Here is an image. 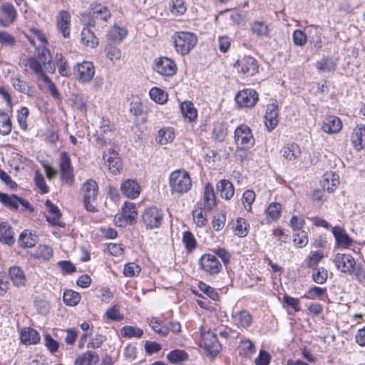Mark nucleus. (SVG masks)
I'll list each match as a JSON object with an SVG mask.
<instances>
[{
	"mask_svg": "<svg viewBox=\"0 0 365 365\" xmlns=\"http://www.w3.org/2000/svg\"><path fill=\"white\" fill-rule=\"evenodd\" d=\"M249 225L243 219H238L234 227L235 235L240 237H245L248 233Z\"/></svg>",
	"mask_w": 365,
	"mask_h": 365,
	"instance_id": "4d7b16f0",
	"label": "nucleus"
},
{
	"mask_svg": "<svg viewBox=\"0 0 365 365\" xmlns=\"http://www.w3.org/2000/svg\"><path fill=\"white\" fill-rule=\"evenodd\" d=\"M332 233L339 247L347 248L352 245V239L349 237L345 230L340 226L334 227L332 228Z\"/></svg>",
	"mask_w": 365,
	"mask_h": 365,
	"instance_id": "412c9836",
	"label": "nucleus"
},
{
	"mask_svg": "<svg viewBox=\"0 0 365 365\" xmlns=\"http://www.w3.org/2000/svg\"><path fill=\"white\" fill-rule=\"evenodd\" d=\"M126 36L127 31L118 26H113L108 33V38L115 42H120Z\"/></svg>",
	"mask_w": 365,
	"mask_h": 365,
	"instance_id": "603ef678",
	"label": "nucleus"
},
{
	"mask_svg": "<svg viewBox=\"0 0 365 365\" xmlns=\"http://www.w3.org/2000/svg\"><path fill=\"white\" fill-rule=\"evenodd\" d=\"M351 140L353 146L360 150L365 148V125L362 124L357 125L353 130Z\"/></svg>",
	"mask_w": 365,
	"mask_h": 365,
	"instance_id": "6ab92c4d",
	"label": "nucleus"
},
{
	"mask_svg": "<svg viewBox=\"0 0 365 365\" xmlns=\"http://www.w3.org/2000/svg\"><path fill=\"white\" fill-rule=\"evenodd\" d=\"M182 242L187 251L191 252L196 247V240L190 231H186L182 235Z\"/></svg>",
	"mask_w": 365,
	"mask_h": 365,
	"instance_id": "bf43d9fd",
	"label": "nucleus"
},
{
	"mask_svg": "<svg viewBox=\"0 0 365 365\" xmlns=\"http://www.w3.org/2000/svg\"><path fill=\"white\" fill-rule=\"evenodd\" d=\"M253 34L258 36H267L269 32L268 26L263 21H256L252 26Z\"/></svg>",
	"mask_w": 365,
	"mask_h": 365,
	"instance_id": "5fc2aeb1",
	"label": "nucleus"
},
{
	"mask_svg": "<svg viewBox=\"0 0 365 365\" xmlns=\"http://www.w3.org/2000/svg\"><path fill=\"white\" fill-rule=\"evenodd\" d=\"M63 299L67 305L75 306L80 302L81 296L77 292L69 289L64 292Z\"/></svg>",
	"mask_w": 365,
	"mask_h": 365,
	"instance_id": "3c124183",
	"label": "nucleus"
},
{
	"mask_svg": "<svg viewBox=\"0 0 365 365\" xmlns=\"http://www.w3.org/2000/svg\"><path fill=\"white\" fill-rule=\"evenodd\" d=\"M180 109L182 115L189 121L195 120L197 117V110L194 106V104L189 101H185L181 103Z\"/></svg>",
	"mask_w": 365,
	"mask_h": 365,
	"instance_id": "e433bc0d",
	"label": "nucleus"
},
{
	"mask_svg": "<svg viewBox=\"0 0 365 365\" xmlns=\"http://www.w3.org/2000/svg\"><path fill=\"white\" fill-rule=\"evenodd\" d=\"M234 139L237 150L250 149L255 142L251 129L245 124H241L236 128Z\"/></svg>",
	"mask_w": 365,
	"mask_h": 365,
	"instance_id": "20e7f679",
	"label": "nucleus"
},
{
	"mask_svg": "<svg viewBox=\"0 0 365 365\" xmlns=\"http://www.w3.org/2000/svg\"><path fill=\"white\" fill-rule=\"evenodd\" d=\"M1 11L5 18L4 22L2 20L0 21L4 26H9L13 24L17 16V12L14 6L10 3H4L1 6Z\"/></svg>",
	"mask_w": 365,
	"mask_h": 365,
	"instance_id": "bb28decb",
	"label": "nucleus"
},
{
	"mask_svg": "<svg viewBox=\"0 0 365 365\" xmlns=\"http://www.w3.org/2000/svg\"><path fill=\"white\" fill-rule=\"evenodd\" d=\"M76 78L81 83L89 82L94 76L95 68L93 63L83 61L78 63L73 68Z\"/></svg>",
	"mask_w": 365,
	"mask_h": 365,
	"instance_id": "9d476101",
	"label": "nucleus"
},
{
	"mask_svg": "<svg viewBox=\"0 0 365 365\" xmlns=\"http://www.w3.org/2000/svg\"><path fill=\"white\" fill-rule=\"evenodd\" d=\"M25 66L32 70L40 78L43 79V76H47L43 70L41 63L34 57L28 58Z\"/></svg>",
	"mask_w": 365,
	"mask_h": 365,
	"instance_id": "79ce46f5",
	"label": "nucleus"
},
{
	"mask_svg": "<svg viewBox=\"0 0 365 365\" xmlns=\"http://www.w3.org/2000/svg\"><path fill=\"white\" fill-rule=\"evenodd\" d=\"M45 205L50 214V215L46 217V220L53 225H57L58 220L61 216L60 210L50 200L46 201Z\"/></svg>",
	"mask_w": 365,
	"mask_h": 365,
	"instance_id": "72a5a7b5",
	"label": "nucleus"
},
{
	"mask_svg": "<svg viewBox=\"0 0 365 365\" xmlns=\"http://www.w3.org/2000/svg\"><path fill=\"white\" fill-rule=\"evenodd\" d=\"M305 224V221L302 217H298L293 215L289 222V225L293 230L294 233L299 232L300 231H304L302 228Z\"/></svg>",
	"mask_w": 365,
	"mask_h": 365,
	"instance_id": "0e129e2a",
	"label": "nucleus"
},
{
	"mask_svg": "<svg viewBox=\"0 0 365 365\" xmlns=\"http://www.w3.org/2000/svg\"><path fill=\"white\" fill-rule=\"evenodd\" d=\"M29 114V110L26 107H22L18 110L17 120L21 129L27 128L26 120Z\"/></svg>",
	"mask_w": 365,
	"mask_h": 365,
	"instance_id": "774afa93",
	"label": "nucleus"
},
{
	"mask_svg": "<svg viewBox=\"0 0 365 365\" xmlns=\"http://www.w3.org/2000/svg\"><path fill=\"white\" fill-rule=\"evenodd\" d=\"M99 361L98 355L93 351L79 355L75 361L76 365H95Z\"/></svg>",
	"mask_w": 365,
	"mask_h": 365,
	"instance_id": "c85d7f7f",
	"label": "nucleus"
},
{
	"mask_svg": "<svg viewBox=\"0 0 365 365\" xmlns=\"http://www.w3.org/2000/svg\"><path fill=\"white\" fill-rule=\"evenodd\" d=\"M103 159L110 172L113 175L120 173L123 168L119 154L113 149L109 148L103 153Z\"/></svg>",
	"mask_w": 365,
	"mask_h": 365,
	"instance_id": "f8f14e48",
	"label": "nucleus"
},
{
	"mask_svg": "<svg viewBox=\"0 0 365 365\" xmlns=\"http://www.w3.org/2000/svg\"><path fill=\"white\" fill-rule=\"evenodd\" d=\"M9 274L15 285L19 287L26 284L25 274L20 267L13 266L10 267Z\"/></svg>",
	"mask_w": 365,
	"mask_h": 365,
	"instance_id": "2f4dec72",
	"label": "nucleus"
},
{
	"mask_svg": "<svg viewBox=\"0 0 365 365\" xmlns=\"http://www.w3.org/2000/svg\"><path fill=\"white\" fill-rule=\"evenodd\" d=\"M81 42L86 46L95 48L98 45V38L89 28H84L81 31Z\"/></svg>",
	"mask_w": 365,
	"mask_h": 365,
	"instance_id": "c9c22d12",
	"label": "nucleus"
},
{
	"mask_svg": "<svg viewBox=\"0 0 365 365\" xmlns=\"http://www.w3.org/2000/svg\"><path fill=\"white\" fill-rule=\"evenodd\" d=\"M282 212V205L278 202H271L265 210V213L272 220L279 218Z\"/></svg>",
	"mask_w": 365,
	"mask_h": 365,
	"instance_id": "8fccbe9b",
	"label": "nucleus"
},
{
	"mask_svg": "<svg viewBox=\"0 0 365 365\" xmlns=\"http://www.w3.org/2000/svg\"><path fill=\"white\" fill-rule=\"evenodd\" d=\"M201 341L204 348L212 355L215 356L220 351L221 345L217 336L211 331L201 334Z\"/></svg>",
	"mask_w": 365,
	"mask_h": 365,
	"instance_id": "4468645a",
	"label": "nucleus"
},
{
	"mask_svg": "<svg viewBox=\"0 0 365 365\" xmlns=\"http://www.w3.org/2000/svg\"><path fill=\"white\" fill-rule=\"evenodd\" d=\"M11 83L13 87L22 93L29 96H33L32 86L26 81H24L20 76L11 78Z\"/></svg>",
	"mask_w": 365,
	"mask_h": 365,
	"instance_id": "7c9ffc66",
	"label": "nucleus"
},
{
	"mask_svg": "<svg viewBox=\"0 0 365 365\" xmlns=\"http://www.w3.org/2000/svg\"><path fill=\"white\" fill-rule=\"evenodd\" d=\"M258 93L253 89H244L237 93L235 101L242 108H252L258 101Z\"/></svg>",
	"mask_w": 365,
	"mask_h": 365,
	"instance_id": "9b49d317",
	"label": "nucleus"
},
{
	"mask_svg": "<svg viewBox=\"0 0 365 365\" xmlns=\"http://www.w3.org/2000/svg\"><path fill=\"white\" fill-rule=\"evenodd\" d=\"M153 70L165 77H172L177 72L175 63L168 57H158L153 61Z\"/></svg>",
	"mask_w": 365,
	"mask_h": 365,
	"instance_id": "0eeeda50",
	"label": "nucleus"
},
{
	"mask_svg": "<svg viewBox=\"0 0 365 365\" xmlns=\"http://www.w3.org/2000/svg\"><path fill=\"white\" fill-rule=\"evenodd\" d=\"M233 324L239 329H247L252 322L251 314L245 309L233 312L232 314Z\"/></svg>",
	"mask_w": 365,
	"mask_h": 365,
	"instance_id": "dca6fc26",
	"label": "nucleus"
},
{
	"mask_svg": "<svg viewBox=\"0 0 365 365\" xmlns=\"http://www.w3.org/2000/svg\"><path fill=\"white\" fill-rule=\"evenodd\" d=\"M312 277L313 281L317 284H324L326 282L328 277L327 270L323 267L315 269L313 271Z\"/></svg>",
	"mask_w": 365,
	"mask_h": 365,
	"instance_id": "052dcab7",
	"label": "nucleus"
},
{
	"mask_svg": "<svg viewBox=\"0 0 365 365\" xmlns=\"http://www.w3.org/2000/svg\"><path fill=\"white\" fill-rule=\"evenodd\" d=\"M149 95L151 99L158 104H164L168 98V93L158 87L152 88L150 90Z\"/></svg>",
	"mask_w": 365,
	"mask_h": 365,
	"instance_id": "37998d69",
	"label": "nucleus"
},
{
	"mask_svg": "<svg viewBox=\"0 0 365 365\" xmlns=\"http://www.w3.org/2000/svg\"><path fill=\"white\" fill-rule=\"evenodd\" d=\"M175 137V131L173 128H163L158 130L155 140L158 144L166 145L172 143Z\"/></svg>",
	"mask_w": 365,
	"mask_h": 365,
	"instance_id": "cd10ccee",
	"label": "nucleus"
},
{
	"mask_svg": "<svg viewBox=\"0 0 365 365\" xmlns=\"http://www.w3.org/2000/svg\"><path fill=\"white\" fill-rule=\"evenodd\" d=\"M80 193L83 197L85 208L89 212H96L97 209L94 203L98 195V186L97 182L92 179L86 180L82 185Z\"/></svg>",
	"mask_w": 365,
	"mask_h": 365,
	"instance_id": "7ed1b4c3",
	"label": "nucleus"
},
{
	"mask_svg": "<svg viewBox=\"0 0 365 365\" xmlns=\"http://www.w3.org/2000/svg\"><path fill=\"white\" fill-rule=\"evenodd\" d=\"M172 39L176 51L182 56L188 54L197 43V36L188 31H177Z\"/></svg>",
	"mask_w": 365,
	"mask_h": 365,
	"instance_id": "f03ea898",
	"label": "nucleus"
},
{
	"mask_svg": "<svg viewBox=\"0 0 365 365\" xmlns=\"http://www.w3.org/2000/svg\"><path fill=\"white\" fill-rule=\"evenodd\" d=\"M282 156L289 161H294L301 155L299 146L296 143H291L284 146L281 150Z\"/></svg>",
	"mask_w": 365,
	"mask_h": 365,
	"instance_id": "c756f323",
	"label": "nucleus"
},
{
	"mask_svg": "<svg viewBox=\"0 0 365 365\" xmlns=\"http://www.w3.org/2000/svg\"><path fill=\"white\" fill-rule=\"evenodd\" d=\"M342 127L341 120L336 116H328L325 118L322 129L327 133H338Z\"/></svg>",
	"mask_w": 365,
	"mask_h": 365,
	"instance_id": "393cba45",
	"label": "nucleus"
},
{
	"mask_svg": "<svg viewBox=\"0 0 365 365\" xmlns=\"http://www.w3.org/2000/svg\"><path fill=\"white\" fill-rule=\"evenodd\" d=\"M33 255L37 259L48 260L53 256V250L48 245H41L38 246Z\"/></svg>",
	"mask_w": 365,
	"mask_h": 365,
	"instance_id": "09e8293b",
	"label": "nucleus"
},
{
	"mask_svg": "<svg viewBox=\"0 0 365 365\" xmlns=\"http://www.w3.org/2000/svg\"><path fill=\"white\" fill-rule=\"evenodd\" d=\"M234 66L246 76L255 75L258 71V63L253 57L245 56L237 60Z\"/></svg>",
	"mask_w": 365,
	"mask_h": 365,
	"instance_id": "1a4fd4ad",
	"label": "nucleus"
},
{
	"mask_svg": "<svg viewBox=\"0 0 365 365\" xmlns=\"http://www.w3.org/2000/svg\"><path fill=\"white\" fill-rule=\"evenodd\" d=\"M294 243L298 247H304L308 243L307 233L305 231H300L293 234Z\"/></svg>",
	"mask_w": 365,
	"mask_h": 365,
	"instance_id": "69168bd1",
	"label": "nucleus"
},
{
	"mask_svg": "<svg viewBox=\"0 0 365 365\" xmlns=\"http://www.w3.org/2000/svg\"><path fill=\"white\" fill-rule=\"evenodd\" d=\"M201 268L207 273L214 274L222 269V264L213 254H204L200 259Z\"/></svg>",
	"mask_w": 365,
	"mask_h": 365,
	"instance_id": "ddd939ff",
	"label": "nucleus"
},
{
	"mask_svg": "<svg viewBox=\"0 0 365 365\" xmlns=\"http://www.w3.org/2000/svg\"><path fill=\"white\" fill-rule=\"evenodd\" d=\"M123 193L128 198L135 199L140 193V186L134 180H126L121 184Z\"/></svg>",
	"mask_w": 365,
	"mask_h": 365,
	"instance_id": "aec40b11",
	"label": "nucleus"
},
{
	"mask_svg": "<svg viewBox=\"0 0 365 365\" xmlns=\"http://www.w3.org/2000/svg\"><path fill=\"white\" fill-rule=\"evenodd\" d=\"M37 242V236L32 235L29 230L23 231L19 239V244L21 247L31 248L35 246Z\"/></svg>",
	"mask_w": 365,
	"mask_h": 365,
	"instance_id": "f704fd0d",
	"label": "nucleus"
},
{
	"mask_svg": "<svg viewBox=\"0 0 365 365\" xmlns=\"http://www.w3.org/2000/svg\"><path fill=\"white\" fill-rule=\"evenodd\" d=\"M333 262L338 270L343 273L351 274L354 272L356 261L349 254L337 253Z\"/></svg>",
	"mask_w": 365,
	"mask_h": 365,
	"instance_id": "6e6552de",
	"label": "nucleus"
},
{
	"mask_svg": "<svg viewBox=\"0 0 365 365\" xmlns=\"http://www.w3.org/2000/svg\"><path fill=\"white\" fill-rule=\"evenodd\" d=\"M170 10L174 16H181L187 11L184 0H171L169 3Z\"/></svg>",
	"mask_w": 365,
	"mask_h": 365,
	"instance_id": "c03bdc74",
	"label": "nucleus"
},
{
	"mask_svg": "<svg viewBox=\"0 0 365 365\" xmlns=\"http://www.w3.org/2000/svg\"><path fill=\"white\" fill-rule=\"evenodd\" d=\"M316 67L319 71L330 72L336 68V63L331 58H323L316 63Z\"/></svg>",
	"mask_w": 365,
	"mask_h": 365,
	"instance_id": "a18cd8bd",
	"label": "nucleus"
},
{
	"mask_svg": "<svg viewBox=\"0 0 365 365\" xmlns=\"http://www.w3.org/2000/svg\"><path fill=\"white\" fill-rule=\"evenodd\" d=\"M56 64L58 72L62 76H68L70 75V68L66 61H63L62 54L57 53L56 56Z\"/></svg>",
	"mask_w": 365,
	"mask_h": 365,
	"instance_id": "864d4df0",
	"label": "nucleus"
},
{
	"mask_svg": "<svg viewBox=\"0 0 365 365\" xmlns=\"http://www.w3.org/2000/svg\"><path fill=\"white\" fill-rule=\"evenodd\" d=\"M141 220L147 230L159 228L163 221V211L156 207H150L143 211Z\"/></svg>",
	"mask_w": 365,
	"mask_h": 365,
	"instance_id": "423d86ee",
	"label": "nucleus"
},
{
	"mask_svg": "<svg viewBox=\"0 0 365 365\" xmlns=\"http://www.w3.org/2000/svg\"><path fill=\"white\" fill-rule=\"evenodd\" d=\"M169 185L172 193L185 194L192 188L190 174L184 169L173 171L169 177Z\"/></svg>",
	"mask_w": 365,
	"mask_h": 365,
	"instance_id": "f257e3e1",
	"label": "nucleus"
},
{
	"mask_svg": "<svg viewBox=\"0 0 365 365\" xmlns=\"http://www.w3.org/2000/svg\"><path fill=\"white\" fill-rule=\"evenodd\" d=\"M110 12L106 6L98 4L93 8V16L96 19L106 21L110 17Z\"/></svg>",
	"mask_w": 365,
	"mask_h": 365,
	"instance_id": "de8ad7c7",
	"label": "nucleus"
},
{
	"mask_svg": "<svg viewBox=\"0 0 365 365\" xmlns=\"http://www.w3.org/2000/svg\"><path fill=\"white\" fill-rule=\"evenodd\" d=\"M0 202L10 209L16 210L19 208L20 197L16 195H9L0 192Z\"/></svg>",
	"mask_w": 365,
	"mask_h": 365,
	"instance_id": "ea45409f",
	"label": "nucleus"
},
{
	"mask_svg": "<svg viewBox=\"0 0 365 365\" xmlns=\"http://www.w3.org/2000/svg\"><path fill=\"white\" fill-rule=\"evenodd\" d=\"M71 15L66 11H61L57 16V26L64 37L70 35Z\"/></svg>",
	"mask_w": 365,
	"mask_h": 365,
	"instance_id": "5701e85b",
	"label": "nucleus"
},
{
	"mask_svg": "<svg viewBox=\"0 0 365 365\" xmlns=\"http://www.w3.org/2000/svg\"><path fill=\"white\" fill-rule=\"evenodd\" d=\"M217 190L220 192V197L226 200H230L235 193L233 185L225 179L220 180L217 183Z\"/></svg>",
	"mask_w": 365,
	"mask_h": 365,
	"instance_id": "a878e982",
	"label": "nucleus"
},
{
	"mask_svg": "<svg viewBox=\"0 0 365 365\" xmlns=\"http://www.w3.org/2000/svg\"><path fill=\"white\" fill-rule=\"evenodd\" d=\"M203 210L210 211L216 205V198L212 185L206 183L203 192Z\"/></svg>",
	"mask_w": 365,
	"mask_h": 365,
	"instance_id": "4be33fe9",
	"label": "nucleus"
},
{
	"mask_svg": "<svg viewBox=\"0 0 365 365\" xmlns=\"http://www.w3.org/2000/svg\"><path fill=\"white\" fill-rule=\"evenodd\" d=\"M189 358V354L181 349H175L167 354V359L171 364H180Z\"/></svg>",
	"mask_w": 365,
	"mask_h": 365,
	"instance_id": "4c0bfd02",
	"label": "nucleus"
},
{
	"mask_svg": "<svg viewBox=\"0 0 365 365\" xmlns=\"http://www.w3.org/2000/svg\"><path fill=\"white\" fill-rule=\"evenodd\" d=\"M292 38L294 43L298 46H303L307 41V34L299 29L293 32Z\"/></svg>",
	"mask_w": 365,
	"mask_h": 365,
	"instance_id": "338daca9",
	"label": "nucleus"
},
{
	"mask_svg": "<svg viewBox=\"0 0 365 365\" xmlns=\"http://www.w3.org/2000/svg\"><path fill=\"white\" fill-rule=\"evenodd\" d=\"M12 128L11 121L9 115L0 110V134L2 135H9Z\"/></svg>",
	"mask_w": 365,
	"mask_h": 365,
	"instance_id": "a19ab883",
	"label": "nucleus"
},
{
	"mask_svg": "<svg viewBox=\"0 0 365 365\" xmlns=\"http://www.w3.org/2000/svg\"><path fill=\"white\" fill-rule=\"evenodd\" d=\"M255 199V193L254 191L247 190L242 195V202L244 205L245 209L249 212L252 210V205Z\"/></svg>",
	"mask_w": 365,
	"mask_h": 365,
	"instance_id": "680f3d73",
	"label": "nucleus"
},
{
	"mask_svg": "<svg viewBox=\"0 0 365 365\" xmlns=\"http://www.w3.org/2000/svg\"><path fill=\"white\" fill-rule=\"evenodd\" d=\"M151 328L162 336H166L169 333L168 327L163 326V321L157 317H151L147 319Z\"/></svg>",
	"mask_w": 365,
	"mask_h": 365,
	"instance_id": "58836bf2",
	"label": "nucleus"
},
{
	"mask_svg": "<svg viewBox=\"0 0 365 365\" xmlns=\"http://www.w3.org/2000/svg\"><path fill=\"white\" fill-rule=\"evenodd\" d=\"M339 184V176L331 171L324 174L322 185L324 190L329 192H333Z\"/></svg>",
	"mask_w": 365,
	"mask_h": 365,
	"instance_id": "b1692460",
	"label": "nucleus"
},
{
	"mask_svg": "<svg viewBox=\"0 0 365 365\" xmlns=\"http://www.w3.org/2000/svg\"><path fill=\"white\" fill-rule=\"evenodd\" d=\"M278 106L276 103L267 106L264 115L265 126L269 131L272 130L278 123Z\"/></svg>",
	"mask_w": 365,
	"mask_h": 365,
	"instance_id": "f3484780",
	"label": "nucleus"
},
{
	"mask_svg": "<svg viewBox=\"0 0 365 365\" xmlns=\"http://www.w3.org/2000/svg\"><path fill=\"white\" fill-rule=\"evenodd\" d=\"M106 56L113 62H115L121 58V50L111 44L105 48Z\"/></svg>",
	"mask_w": 365,
	"mask_h": 365,
	"instance_id": "13d9d810",
	"label": "nucleus"
},
{
	"mask_svg": "<svg viewBox=\"0 0 365 365\" xmlns=\"http://www.w3.org/2000/svg\"><path fill=\"white\" fill-rule=\"evenodd\" d=\"M20 339L24 345H33L39 343L41 336L39 333L31 327H24L20 333Z\"/></svg>",
	"mask_w": 365,
	"mask_h": 365,
	"instance_id": "a211bd4d",
	"label": "nucleus"
},
{
	"mask_svg": "<svg viewBox=\"0 0 365 365\" xmlns=\"http://www.w3.org/2000/svg\"><path fill=\"white\" fill-rule=\"evenodd\" d=\"M0 241L11 245L14 243V232L11 227L6 222L0 224Z\"/></svg>",
	"mask_w": 365,
	"mask_h": 365,
	"instance_id": "473e14b6",
	"label": "nucleus"
},
{
	"mask_svg": "<svg viewBox=\"0 0 365 365\" xmlns=\"http://www.w3.org/2000/svg\"><path fill=\"white\" fill-rule=\"evenodd\" d=\"M140 267L135 262H129L125 265L124 274L128 277H133L140 274Z\"/></svg>",
	"mask_w": 365,
	"mask_h": 365,
	"instance_id": "e2e57ef3",
	"label": "nucleus"
},
{
	"mask_svg": "<svg viewBox=\"0 0 365 365\" xmlns=\"http://www.w3.org/2000/svg\"><path fill=\"white\" fill-rule=\"evenodd\" d=\"M120 334L126 338H140L143 334V331L140 328L133 326H124L120 329Z\"/></svg>",
	"mask_w": 365,
	"mask_h": 365,
	"instance_id": "49530a36",
	"label": "nucleus"
},
{
	"mask_svg": "<svg viewBox=\"0 0 365 365\" xmlns=\"http://www.w3.org/2000/svg\"><path fill=\"white\" fill-rule=\"evenodd\" d=\"M60 179L63 185L71 187L75 180L71 159L67 152H62L58 160Z\"/></svg>",
	"mask_w": 365,
	"mask_h": 365,
	"instance_id": "39448f33",
	"label": "nucleus"
},
{
	"mask_svg": "<svg viewBox=\"0 0 365 365\" xmlns=\"http://www.w3.org/2000/svg\"><path fill=\"white\" fill-rule=\"evenodd\" d=\"M326 289L319 287H310L306 294L302 297L305 299H314L317 298L321 299L326 293Z\"/></svg>",
	"mask_w": 365,
	"mask_h": 365,
	"instance_id": "6e6d98bb",
	"label": "nucleus"
},
{
	"mask_svg": "<svg viewBox=\"0 0 365 365\" xmlns=\"http://www.w3.org/2000/svg\"><path fill=\"white\" fill-rule=\"evenodd\" d=\"M137 212L134 203L125 202L122 208L121 216L118 217L117 223L119 226H124L125 223L132 225L135 222Z\"/></svg>",
	"mask_w": 365,
	"mask_h": 365,
	"instance_id": "2eb2a0df",
	"label": "nucleus"
}]
</instances>
